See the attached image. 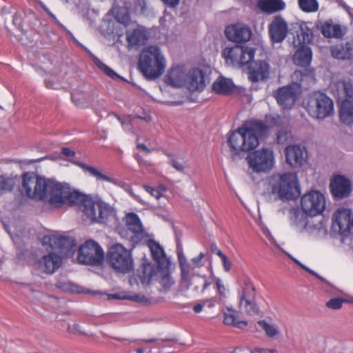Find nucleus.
I'll return each instance as SVG.
<instances>
[{"label": "nucleus", "instance_id": "f257e3e1", "mask_svg": "<svg viewBox=\"0 0 353 353\" xmlns=\"http://www.w3.org/2000/svg\"><path fill=\"white\" fill-rule=\"evenodd\" d=\"M300 194L296 174L294 172L274 173L265 184L263 196L268 202L290 200Z\"/></svg>", "mask_w": 353, "mask_h": 353}, {"label": "nucleus", "instance_id": "f03ea898", "mask_svg": "<svg viewBox=\"0 0 353 353\" xmlns=\"http://www.w3.org/2000/svg\"><path fill=\"white\" fill-rule=\"evenodd\" d=\"M266 131L265 125L261 121L245 122L241 127L233 131L228 142L232 152L239 154L254 150L259 144V138Z\"/></svg>", "mask_w": 353, "mask_h": 353}, {"label": "nucleus", "instance_id": "7ed1b4c3", "mask_svg": "<svg viewBox=\"0 0 353 353\" xmlns=\"http://www.w3.org/2000/svg\"><path fill=\"white\" fill-rule=\"evenodd\" d=\"M57 182L54 179L34 172H26L22 177L21 191L30 199L43 201L52 205Z\"/></svg>", "mask_w": 353, "mask_h": 353}, {"label": "nucleus", "instance_id": "20e7f679", "mask_svg": "<svg viewBox=\"0 0 353 353\" xmlns=\"http://www.w3.org/2000/svg\"><path fill=\"white\" fill-rule=\"evenodd\" d=\"M138 66L147 79L155 80L164 73L166 59L159 47L150 46L142 50Z\"/></svg>", "mask_w": 353, "mask_h": 353}, {"label": "nucleus", "instance_id": "39448f33", "mask_svg": "<svg viewBox=\"0 0 353 353\" xmlns=\"http://www.w3.org/2000/svg\"><path fill=\"white\" fill-rule=\"evenodd\" d=\"M176 253L179 268L181 269V290L186 292L191 286H193L194 290L197 292L200 286H201V291H204L210 285V283L203 277L194 278L193 276L192 272L194 268L188 261L183 253V248L179 243H177L176 245Z\"/></svg>", "mask_w": 353, "mask_h": 353}, {"label": "nucleus", "instance_id": "423d86ee", "mask_svg": "<svg viewBox=\"0 0 353 353\" xmlns=\"http://www.w3.org/2000/svg\"><path fill=\"white\" fill-rule=\"evenodd\" d=\"M92 201V199L88 196L72 190L67 184L57 182L52 205L54 206H59L62 203L79 205L83 213L85 214L87 204L88 201Z\"/></svg>", "mask_w": 353, "mask_h": 353}, {"label": "nucleus", "instance_id": "0eeeda50", "mask_svg": "<svg viewBox=\"0 0 353 353\" xmlns=\"http://www.w3.org/2000/svg\"><path fill=\"white\" fill-rule=\"evenodd\" d=\"M305 108L313 118L323 119L332 114L334 104L325 94L315 92L308 97Z\"/></svg>", "mask_w": 353, "mask_h": 353}, {"label": "nucleus", "instance_id": "6e6552de", "mask_svg": "<svg viewBox=\"0 0 353 353\" xmlns=\"http://www.w3.org/2000/svg\"><path fill=\"white\" fill-rule=\"evenodd\" d=\"M108 261L117 272L128 273L133 268V260L130 252L121 244L110 247L108 252Z\"/></svg>", "mask_w": 353, "mask_h": 353}, {"label": "nucleus", "instance_id": "1a4fd4ad", "mask_svg": "<svg viewBox=\"0 0 353 353\" xmlns=\"http://www.w3.org/2000/svg\"><path fill=\"white\" fill-rule=\"evenodd\" d=\"M249 167L255 172H267L274 165V155L272 150L262 148L250 154L247 157Z\"/></svg>", "mask_w": 353, "mask_h": 353}, {"label": "nucleus", "instance_id": "9d476101", "mask_svg": "<svg viewBox=\"0 0 353 353\" xmlns=\"http://www.w3.org/2000/svg\"><path fill=\"white\" fill-rule=\"evenodd\" d=\"M104 259V252L98 243L88 240L78 250V261L82 264L99 265Z\"/></svg>", "mask_w": 353, "mask_h": 353}, {"label": "nucleus", "instance_id": "9b49d317", "mask_svg": "<svg viewBox=\"0 0 353 353\" xmlns=\"http://www.w3.org/2000/svg\"><path fill=\"white\" fill-rule=\"evenodd\" d=\"M87 205L85 215L92 222L105 223L115 216L114 208L101 200L88 201Z\"/></svg>", "mask_w": 353, "mask_h": 353}, {"label": "nucleus", "instance_id": "f8f14e48", "mask_svg": "<svg viewBox=\"0 0 353 353\" xmlns=\"http://www.w3.org/2000/svg\"><path fill=\"white\" fill-rule=\"evenodd\" d=\"M325 198L316 190H312L303 195L301 199V208L305 214L314 216L322 214L325 208Z\"/></svg>", "mask_w": 353, "mask_h": 353}, {"label": "nucleus", "instance_id": "ddd939ff", "mask_svg": "<svg viewBox=\"0 0 353 353\" xmlns=\"http://www.w3.org/2000/svg\"><path fill=\"white\" fill-rule=\"evenodd\" d=\"M256 290L254 284L246 280L239 292V305L250 314H256L259 307L256 303Z\"/></svg>", "mask_w": 353, "mask_h": 353}, {"label": "nucleus", "instance_id": "4468645a", "mask_svg": "<svg viewBox=\"0 0 353 353\" xmlns=\"http://www.w3.org/2000/svg\"><path fill=\"white\" fill-rule=\"evenodd\" d=\"M42 244L48 245L52 250H57L62 255H68L72 252L75 247L74 239L58 234L43 236Z\"/></svg>", "mask_w": 353, "mask_h": 353}, {"label": "nucleus", "instance_id": "2eb2a0df", "mask_svg": "<svg viewBox=\"0 0 353 353\" xmlns=\"http://www.w3.org/2000/svg\"><path fill=\"white\" fill-rule=\"evenodd\" d=\"M255 50L248 46H236L232 48H226L223 52V56L231 62H237L241 65H247L253 60Z\"/></svg>", "mask_w": 353, "mask_h": 353}, {"label": "nucleus", "instance_id": "dca6fc26", "mask_svg": "<svg viewBox=\"0 0 353 353\" xmlns=\"http://www.w3.org/2000/svg\"><path fill=\"white\" fill-rule=\"evenodd\" d=\"M332 221L333 227L341 234L345 236L353 232V211L351 209H337L333 215Z\"/></svg>", "mask_w": 353, "mask_h": 353}, {"label": "nucleus", "instance_id": "f3484780", "mask_svg": "<svg viewBox=\"0 0 353 353\" xmlns=\"http://www.w3.org/2000/svg\"><path fill=\"white\" fill-rule=\"evenodd\" d=\"M300 93V89L296 83L289 84L279 88L274 93V97L283 108H291Z\"/></svg>", "mask_w": 353, "mask_h": 353}, {"label": "nucleus", "instance_id": "a211bd4d", "mask_svg": "<svg viewBox=\"0 0 353 353\" xmlns=\"http://www.w3.org/2000/svg\"><path fill=\"white\" fill-rule=\"evenodd\" d=\"M225 34L227 39L234 43L248 41L252 36L251 28L246 24L236 23L226 27Z\"/></svg>", "mask_w": 353, "mask_h": 353}, {"label": "nucleus", "instance_id": "6ab92c4d", "mask_svg": "<svg viewBox=\"0 0 353 353\" xmlns=\"http://www.w3.org/2000/svg\"><path fill=\"white\" fill-rule=\"evenodd\" d=\"M209 81L207 71L199 68H193L187 74L186 87L191 92L202 91Z\"/></svg>", "mask_w": 353, "mask_h": 353}, {"label": "nucleus", "instance_id": "aec40b11", "mask_svg": "<svg viewBox=\"0 0 353 353\" xmlns=\"http://www.w3.org/2000/svg\"><path fill=\"white\" fill-rule=\"evenodd\" d=\"M269 35L273 43H281L288 33V26L285 20L280 15L273 18L268 26Z\"/></svg>", "mask_w": 353, "mask_h": 353}, {"label": "nucleus", "instance_id": "412c9836", "mask_svg": "<svg viewBox=\"0 0 353 353\" xmlns=\"http://www.w3.org/2000/svg\"><path fill=\"white\" fill-rule=\"evenodd\" d=\"M61 154H63L64 156L68 157V160L72 163L79 166L85 172H88V174H90V175L95 177L97 180L104 181L114 183V180L111 177L105 175V174H103L102 172L97 170V168L90 166V165H88L83 163H81V162H79L77 161H74V160H72L71 158L74 157L75 156V152L74 150H72L68 148H63L61 149Z\"/></svg>", "mask_w": 353, "mask_h": 353}, {"label": "nucleus", "instance_id": "4be33fe9", "mask_svg": "<svg viewBox=\"0 0 353 353\" xmlns=\"http://www.w3.org/2000/svg\"><path fill=\"white\" fill-rule=\"evenodd\" d=\"M150 33L148 30L141 26L129 30L126 32V41L128 42V48H139L143 46L148 40Z\"/></svg>", "mask_w": 353, "mask_h": 353}, {"label": "nucleus", "instance_id": "5701e85b", "mask_svg": "<svg viewBox=\"0 0 353 353\" xmlns=\"http://www.w3.org/2000/svg\"><path fill=\"white\" fill-rule=\"evenodd\" d=\"M296 37L293 41L294 47L299 46H307L313 39V28L312 22H301L296 24Z\"/></svg>", "mask_w": 353, "mask_h": 353}, {"label": "nucleus", "instance_id": "b1692460", "mask_svg": "<svg viewBox=\"0 0 353 353\" xmlns=\"http://www.w3.org/2000/svg\"><path fill=\"white\" fill-rule=\"evenodd\" d=\"M61 263V256L55 253H50L37 261L35 265L41 272L51 274L60 267Z\"/></svg>", "mask_w": 353, "mask_h": 353}, {"label": "nucleus", "instance_id": "393cba45", "mask_svg": "<svg viewBox=\"0 0 353 353\" xmlns=\"http://www.w3.org/2000/svg\"><path fill=\"white\" fill-rule=\"evenodd\" d=\"M286 162L291 166L302 165L306 161V152L303 147L298 145H289L285 148Z\"/></svg>", "mask_w": 353, "mask_h": 353}, {"label": "nucleus", "instance_id": "a878e982", "mask_svg": "<svg viewBox=\"0 0 353 353\" xmlns=\"http://www.w3.org/2000/svg\"><path fill=\"white\" fill-rule=\"evenodd\" d=\"M330 189L334 197L342 199L350 194L352 191L351 183L342 176H336L330 183Z\"/></svg>", "mask_w": 353, "mask_h": 353}, {"label": "nucleus", "instance_id": "bb28decb", "mask_svg": "<svg viewBox=\"0 0 353 353\" xmlns=\"http://www.w3.org/2000/svg\"><path fill=\"white\" fill-rule=\"evenodd\" d=\"M153 259L157 263L160 269H168L170 261L166 256L163 248L155 241H150L148 243Z\"/></svg>", "mask_w": 353, "mask_h": 353}, {"label": "nucleus", "instance_id": "cd10ccee", "mask_svg": "<svg viewBox=\"0 0 353 353\" xmlns=\"http://www.w3.org/2000/svg\"><path fill=\"white\" fill-rule=\"evenodd\" d=\"M187 74L183 67L176 66L170 70L165 77L166 84L172 87H181L186 85Z\"/></svg>", "mask_w": 353, "mask_h": 353}, {"label": "nucleus", "instance_id": "c85d7f7f", "mask_svg": "<svg viewBox=\"0 0 353 353\" xmlns=\"http://www.w3.org/2000/svg\"><path fill=\"white\" fill-rule=\"evenodd\" d=\"M125 225L128 229L131 231L134 236H132V241H137V239L141 237L144 233V230L141 220L136 213H128L124 218Z\"/></svg>", "mask_w": 353, "mask_h": 353}, {"label": "nucleus", "instance_id": "c756f323", "mask_svg": "<svg viewBox=\"0 0 353 353\" xmlns=\"http://www.w3.org/2000/svg\"><path fill=\"white\" fill-rule=\"evenodd\" d=\"M269 74V64L264 61L252 63L250 66L249 79L252 82L263 80Z\"/></svg>", "mask_w": 353, "mask_h": 353}, {"label": "nucleus", "instance_id": "7c9ffc66", "mask_svg": "<svg viewBox=\"0 0 353 353\" xmlns=\"http://www.w3.org/2000/svg\"><path fill=\"white\" fill-rule=\"evenodd\" d=\"M322 34L327 38H340L342 37L345 31L341 26L334 23L332 20L321 23L318 26Z\"/></svg>", "mask_w": 353, "mask_h": 353}, {"label": "nucleus", "instance_id": "2f4dec72", "mask_svg": "<svg viewBox=\"0 0 353 353\" xmlns=\"http://www.w3.org/2000/svg\"><path fill=\"white\" fill-rule=\"evenodd\" d=\"M296 51L294 54V62L296 65L302 67L307 66L312 60V51L308 46H299L296 47Z\"/></svg>", "mask_w": 353, "mask_h": 353}, {"label": "nucleus", "instance_id": "473e14b6", "mask_svg": "<svg viewBox=\"0 0 353 353\" xmlns=\"http://www.w3.org/2000/svg\"><path fill=\"white\" fill-rule=\"evenodd\" d=\"M314 80V73L312 71L305 69L303 71L296 70L292 74V83L290 84L296 83L300 91L301 87L307 86L309 83L313 82Z\"/></svg>", "mask_w": 353, "mask_h": 353}, {"label": "nucleus", "instance_id": "72a5a7b5", "mask_svg": "<svg viewBox=\"0 0 353 353\" xmlns=\"http://www.w3.org/2000/svg\"><path fill=\"white\" fill-rule=\"evenodd\" d=\"M331 54L338 59H350L353 56V48L350 43H339L331 47Z\"/></svg>", "mask_w": 353, "mask_h": 353}, {"label": "nucleus", "instance_id": "f704fd0d", "mask_svg": "<svg viewBox=\"0 0 353 353\" xmlns=\"http://www.w3.org/2000/svg\"><path fill=\"white\" fill-rule=\"evenodd\" d=\"M257 7L265 13L272 14L284 10L285 4L282 0H259Z\"/></svg>", "mask_w": 353, "mask_h": 353}, {"label": "nucleus", "instance_id": "c9c22d12", "mask_svg": "<svg viewBox=\"0 0 353 353\" xmlns=\"http://www.w3.org/2000/svg\"><path fill=\"white\" fill-rule=\"evenodd\" d=\"M339 118L341 121L347 125L353 124V101L344 100L339 108Z\"/></svg>", "mask_w": 353, "mask_h": 353}, {"label": "nucleus", "instance_id": "e433bc0d", "mask_svg": "<svg viewBox=\"0 0 353 353\" xmlns=\"http://www.w3.org/2000/svg\"><path fill=\"white\" fill-rule=\"evenodd\" d=\"M233 88L234 85L232 81L224 77L218 78L212 85V90L217 94H228Z\"/></svg>", "mask_w": 353, "mask_h": 353}, {"label": "nucleus", "instance_id": "4c0bfd02", "mask_svg": "<svg viewBox=\"0 0 353 353\" xmlns=\"http://www.w3.org/2000/svg\"><path fill=\"white\" fill-rule=\"evenodd\" d=\"M115 19L124 26H128L130 22V14L129 9L125 6H114L112 9Z\"/></svg>", "mask_w": 353, "mask_h": 353}, {"label": "nucleus", "instance_id": "58836bf2", "mask_svg": "<svg viewBox=\"0 0 353 353\" xmlns=\"http://www.w3.org/2000/svg\"><path fill=\"white\" fill-rule=\"evenodd\" d=\"M19 182L17 175H0V196L6 192H10Z\"/></svg>", "mask_w": 353, "mask_h": 353}, {"label": "nucleus", "instance_id": "ea45409f", "mask_svg": "<svg viewBox=\"0 0 353 353\" xmlns=\"http://www.w3.org/2000/svg\"><path fill=\"white\" fill-rule=\"evenodd\" d=\"M230 313H224L223 322L226 325H233L238 328L243 329L245 327L248 323L245 321H240L238 319L234 310L228 309Z\"/></svg>", "mask_w": 353, "mask_h": 353}, {"label": "nucleus", "instance_id": "a19ab883", "mask_svg": "<svg viewBox=\"0 0 353 353\" xmlns=\"http://www.w3.org/2000/svg\"><path fill=\"white\" fill-rule=\"evenodd\" d=\"M258 324L270 338H274L280 334L279 327L276 324L270 323L265 320L259 321Z\"/></svg>", "mask_w": 353, "mask_h": 353}, {"label": "nucleus", "instance_id": "79ce46f5", "mask_svg": "<svg viewBox=\"0 0 353 353\" xmlns=\"http://www.w3.org/2000/svg\"><path fill=\"white\" fill-rule=\"evenodd\" d=\"M298 4L300 9L305 12H315L319 10L317 0H298Z\"/></svg>", "mask_w": 353, "mask_h": 353}, {"label": "nucleus", "instance_id": "37998d69", "mask_svg": "<svg viewBox=\"0 0 353 353\" xmlns=\"http://www.w3.org/2000/svg\"><path fill=\"white\" fill-rule=\"evenodd\" d=\"M45 84L49 89H59L61 88V80L57 74L48 73L45 78Z\"/></svg>", "mask_w": 353, "mask_h": 353}, {"label": "nucleus", "instance_id": "c03bdc74", "mask_svg": "<svg viewBox=\"0 0 353 353\" xmlns=\"http://www.w3.org/2000/svg\"><path fill=\"white\" fill-rule=\"evenodd\" d=\"M338 90L343 91L346 97L353 99V83L350 80H344L337 82Z\"/></svg>", "mask_w": 353, "mask_h": 353}, {"label": "nucleus", "instance_id": "a18cd8bd", "mask_svg": "<svg viewBox=\"0 0 353 353\" xmlns=\"http://www.w3.org/2000/svg\"><path fill=\"white\" fill-rule=\"evenodd\" d=\"M94 63L101 70H102L109 77L113 79H121V77L118 74H117L112 69H111L104 63H103L100 59L96 58L94 59Z\"/></svg>", "mask_w": 353, "mask_h": 353}, {"label": "nucleus", "instance_id": "49530a36", "mask_svg": "<svg viewBox=\"0 0 353 353\" xmlns=\"http://www.w3.org/2000/svg\"><path fill=\"white\" fill-rule=\"evenodd\" d=\"M160 283L165 290H168L174 284V281L168 272V269H161Z\"/></svg>", "mask_w": 353, "mask_h": 353}, {"label": "nucleus", "instance_id": "de8ad7c7", "mask_svg": "<svg viewBox=\"0 0 353 353\" xmlns=\"http://www.w3.org/2000/svg\"><path fill=\"white\" fill-rule=\"evenodd\" d=\"M169 157V164L172 166L176 171L183 172L185 169L184 163L178 161L172 155L166 154Z\"/></svg>", "mask_w": 353, "mask_h": 353}, {"label": "nucleus", "instance_id": "09e8293b", "mask_svg": "<svg viewBox=\"0 0 353 353\" xmlns=\"http://www.w3.org/2000/svg\"><path fill=\"white\" fill-rule=\"evenodd\" d=\"M345 301V299L342 298H333L326 303V306L330 309L339 310L342 307Z\"/></svg>", "mask_w": 353, "mask_h": 353}, {"label": "nucleus", "instance_id": "8fccbe9b", "mask_svg": "<svg viewBox=\"0 0 353 353\" xmlns=\"http://www.w3.org/2000/svg\"><path fill=\"white\" fill-rule=\"evenodd\" d=\"M216 284L217 291L220 296L219 300L216 302H222L227 296L226 289L222 281L219 278L216 279Z\"/></svg>", "mask_w": 353, "mask_h": 353}, {"label": "nucleus", "instance_id": "3c124183", "mask_svg": "<svg viewBox=\"0 0 353 353\" xmlns=\"http://www.w3.org/2000/svg\"><path fill=\"white\" fill-rule=\"evenodd\" d=\"M288 257L290 259H291L293 261H294L302 269L306 270L307 272H309L310 274L314 275V276H316V278L319 279L320 280H321V281L324 280L323 278H322L319 274H317L314 271L312 270L311 269H310L309 268H307V266H305V265L301 263L296 259L294 258L291 254H288Z\"/></svg>", "mask_w": 353, "mask_h": 353}, {"label": "nucleus", "instance_id": "603ef678", "mask_svg": "<svg viewBox=\"0 0 353 353\" xmlns=\"http://www.w3.org/2000/svg\"><path fill=\"white\" fill-rule=\"evenodd\" d=\"M290 137V132L285 129H282L277 134V141L279 143H283Z\"/></svg>", "mask_w": 353, "mask_h": 353}, {"label": "nucleus", "instance_id": "864d4df0", "mask_svg": "<svg viewBox=\"0 0 353 353\" xmlns=\"http://www.w3.org/2000/svg\"><path fill=\"white\" fill-rule=\"evenodd\" d=\"M114 296L117 299H129L136 302H142L145 299V297L142 295L135 294L132 296H120L119 294H114Z\"/></svg>", "mask_w": 353, "mask_h": 353}, {"label": "nucleus", "instance_id": "5fc2aeb1", "mask_svg": "<svg viewBox=\"0 0 353 353\" xmlns=\"http://www.w3.org/2000/svg\"><path fill=\"white\" fill-rule=\"evenodd\" d=\"M143 188L145 191H147L152 196L155 197L157 199H159V198H161L162 196V193L159 191V190L153 188L147 185H143Z\"/></svg>", "mask_w": 353, "mask_h": 353}, {"label": "nucleus", "instance_id": "6e6d98bb", "mask_svg": "<svg viewBox=\"0 0 353 353\" xmlns=\"http://www.w3.org/2000/svg\"><path fill=\"white\" fill-rule=\"evenodd\" d=\"M220 259L221 260L224 270L225 272H229L232 267L231 261L228 259V257L225 254L223 255H222L220 257Z\"/></svg>", "mask_w": 353, "mask_h": 353}, {"label": "nucleus", "instance_id": "4d7b16f0", "mask_svg": "<svg viewBox=\"0 0 353 353\" xmlns=\"http://www.w3.org/2000/svg\"><path fill=\"white\" fill-rule=\"evenodd\" d=\"M57 287L61 289L63 291H72L74 292V286L70 283H61L59 282L57 283Z\"/></svg>", "mask_w": 353, "mask_h": 353}, {"label": "nucleus", "instance_id": "13d9d810", "mask_svg": "<svg viewBox=\"0 0 353 353\" xmlns=\"http://www.w3.org/2000/svg\"><path fill=\"white\" fill-rule=\"evenodd\" d=\"M205 257V254L201 252L198 256L192 259L191 261L196 268H200L203 266V259Z\"/></svg>", "mask_w": 353, "mask_h": 353}, {"label": "nucleus", "instance_id": "bf43d9fd", "mask_svg": "<svg viewBox=\"0 0 353 353\" xmlns=\"http://www.w3.org/2000/svg\"><path fill=\"white\" fill-rule=\"evenodd\" d=\"M83 94L79 92H74L72 94V99L77 105H83V102L81 101Z\"/></svg>", "mask_w": 353, "mask_h": 353}, {"label": "nucleus", "instance_id": "052dcab7", "mask_svg": "<svg viewBox=\"0 0 353 353\" xmlns=\"http://www.w3.org/2000/svg\"><path fill=\"white\" fill-rule=\"evenodd\" d=\"M210 250H211V252L213 254H216L219 257H221L222 255L224 254L222 252V251L216 246V245L214 243H211V245H210Z\"/></svg>", "mask_w": 353, "mask_h": 353}, {"label": "nucleus", "instance_id": "680f3d73", "mask_svg": "<svg viewBox=\"0 0 353 353\" xmlns=\"http://www.w3.org/2000/svg\"><path fill=\"white\" fill-rule=\"evenodd\" d=\"M162 1L168 6L174 8L179 3L180 0H162Z\"/></svg>", "mask_w": 353, "mask_h": 353}, {"label": "nucleus", "instance_id": "e2e57ef3", "mask_svg": "<svg viewBox=\"0 0 353 353\" xmlns=\"http://www.w3.org/2000/svg\"><path fill=\"white\" fill-rule=\"evenodd\" d=\"M137 148L139 149H141L142 150H143L144 152H145L147 154H150L151 152V150L149 149L145 145H144L143 143H138L137 144Z\"/></svg>", "mask_w": 353, "mask_h": 353}, {"label": "nucleus", "instance_id": "0e129e2a", "mask_svg": "<svg viewBox=\"0 0 353 353\" xmlns=\"http://www.w3.org/2000/svg\"><path fill=\"white\" fill-rule=\"evenodd\" d=\"M126 191L129 193V194L133 197L135 200H137V201L139 202H142L141 199H140V197L137 195H136L135 194H134V192H132V189L131 188H128L126 190Z\"/></svg>", "mask_w": 353, "mask_h": 353}, {"label": "nucleus", "instance_id": "69168bd1", "mask_svg": "<svg viewBox=\"0 0 353 353\" xmlns=\"http://www.w3.org/2000/svg\"><path fill=\"white\" fill-rule=\"evenodd\" d=\"M203 305L202 304H196L194 306L193 310L195 313H199L202 311Z\"/></svg>", "mask_w": 353, "mask_h": 353}, {"label": "nucleus", "instance_id": "338daca9", "mask_svg": "<svg viewBox=\"0 0 353 353\" xmlns=\"http://www.w3.org/2000/svg\"><path fill=\"white\" fill-rule=\"evenodd\" d=\"M252 353H273V352H272V351H271L270 350L261 349V350H255L252 351Z\"/></svg>", "mask_w": 353, "mask_h": 353}, {"label": "nucleus", "instance_id": "774afa93", "mask_svg": "<svg viewBox=\"0 0 353 353\" xmlns=\"http://www.w3.org/2000/svg\"><path fill=\"white\" fill-rule=\"evenodd\" d=\"M157 190H159V191H160L161 192H166L167 188H165V185H160L159 186V188H158Z\"/></svg>", "mask_w": 353, "mask_h": 353}]
</instances>
